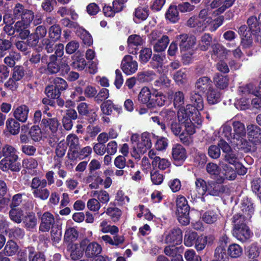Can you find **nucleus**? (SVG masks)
Wrapping results in <instances>:
<instances>
[{"mask_svg":"<svg viewBox=\"0 0 261 261\" xmlns=\"http://www.w3.org/2000/svg\"><path fill=\"white\" fill-rule=\"evenodd\" d=\"M197 233L190 229H187L184 237V244L186 246L191 247L195 242Z\"/></svg>","mask_w":261,"mask_h":261,"instance_id":"49","label":"nucleus"},{"mask_svg":"<svg viewBox=\"0 0 261 261\" xmlns=\"http://www.w3.org/2000/svg\"><path fill=\"white\" fill-rule=\"evenodd\" d=\"M92 152V148L90 146L85 147L81 149H77L74 153H68V156L70 160H75L79 158L83 160L88 157Z\"/></svg>","mask_w":261,"mask_h":261,"instance_id":"29","label":"nucleus"},{"mask_svg":"<svg viewBox=\"0 0 261 261\" xmlns=\"http://www.w3.org/2000/svg\"><path fill=\"white\" fill-rule=\"evenodd\" d=\"M195 191L191 193V196L194 198L201 197L207 194L218 196L220 193V186L213 181L206 182L200 177H197L195 181Z\"/></svg>","mask_w":261,"mask_h":261,"instance_id":"1","label":"nucleus"},{"mask_svg":"<svg viewBox=\"0 0 261 261\" xmlns=\"http://www.w3.org/2000/svg\"><path fill=\"white\" fill-rule=\"evenodd\" d=\"M227 54L228 50L221 44L216 43L212 45L211 55L213 59H216L226 57Z\"/></svg>","mask_w":261,"mask_h":261,"instance_id":"25","label":"nucleus"},{"mask_svg":"<svg viewBox=\"0 0 261 261\" xmlns=\"http://www.w3.org/2000/svg\"><path fill=\"white\" fill-rule=\"evenodd\" d=\"M242 252V248L239 245L236 243L230 245L228 248V253L233 258L240 256Z\"/></svg>","mask_w":261,"mask_h":261,"instance_id":"58","label":"nucleus"},{"mask_svg":"<svg viewBox=\"0 0 261 261\" xmlns=\"http://www.w3.org/2000/svg\"><path fill=\"white\" fill-rule=\"evenodd\" d=\"M29 25L21 20L17 21L14 24L15 32L19 33V36L21 39L28 38L30 34V31L28 29Z\"/></svg>","mask_w":261,"mask_h":261,"instance_id":"23","label":"nucleus"},{"mask_svg":"<svg viewBox=\"0 0 261 261\" xmlns=\"http://www.w3.org/2000/svg\"><path fill=\"white\" fill-rule=\"evenodd\" d=\"M213 86L212 80L207 76L201 77L195 83L196 90L201 93L207 92Z\"/></svg>","mask_w":261,"mask_h":261,"instance_id":"16","label":"nucleus"},{"mask_svg":"<svg viewBox=\"0 0 261 261\" xmlns=\"http://www.w3.org/2000/svg\"><path fill=\"white\" fill-rule=\"evenodd\" d=\"M244 218L239 214L234 215L232 218V234L239 241L245 242L252 236L253 233L246 224Z\"/></svg>","mask_w":261,"mask_h":261,"instance_id":"2","label":"nucleus"},{"mask_svg":"<svg viewBox=\"0 0 261 261\" xmlns=\"http://www.w3.org/2000/svg\"><path fill=\"white\" fill-rule=\"evenodd\" d=\"M11 159L12 161L17 160L18 156L17 154V150L13 146L6 145L2 149V153L0 152V158L2 156Z\"/></svg>","mask_w":261,"mask_h":261,"instance_id":"31","label":"nucleus"},{"mask_svg":"<svg viewBox=\"0 0 261 261\" xmlns=\"http://www.w3.org/2000/svg\"><path fill=\"white\" fill-rule=\"evenodd\" d=\"M166 98L162 93H153L150 102H148V108H151L155 106L161 107L165 104Z\"/></svg>","mask_w":261,"mask_h":261,"instance_id":"35","label":"nucleus"},{"mask_svg":"<svg viewBox=\"0 0 261 261\" xmlns=\"http://www.w3.org/2000/svg\"><path fill=\"white\" fill-rule=\"evenodd\" d=\"M170 39L167 35H163L160 39L154 42L153 50L155 52L160 53L164 51L167 48Z\"/></svg>","mask_w":261,"mask_h":261,"instance_id":"33","label":"nucleus"},{"mask_svg":"<svg viewBox=\"0 0 261 261\" xmlns=\"http://www.w3.org/2000/svg\"><path fill=\"white\" fill-rule=\"evenodd\" d=\"M234 130L233 142L239 148L246 150H251V145L249 144L245 139L246 131L245 125L239 121H235L233 123Z\"/></svg>","mask_w":261,"mask_h":261,"instance_id":"3","label":"nucleus"},{"mask_svg":"<svg viewBox=\"0 0 261 261\" xmlns=\"http://www.w3.org/2000/svg\"><path fill=\"white\" fill-rule=\"evenodd\" d=\"M55 220L53 214L49 212L44 213L41 217L39 230L42 232L48 231L55 226Z\"/></svg>","mask_w":261,"mask_h":261,"instance_id":"14","label":"nucleus"},{"mask_svg":"<svg viewBox=\"0 0 261 261\" xmlns=\"http://www.w3.org/2000/svg\"><path fill=\"white\" fill-rule=\"evenodd\" d=\"M138 67L137 62L133 59L132 56L126 55L123 57L121 61V68L126 74L130 75L135 73Z\"/></svg>","mask_w":261,"mask_h":261,"instance_id":"11","label":"nucleus"},{"mask_svg":"<svg viewBox=\"0 0 261 261\" xmlns=\"http://www.w3.org/2000/svg\"><path fill=\"white\" fill-rule=\"evenodd\" d=\"M165 59V57L164 56L159 54L153 55L150 63L151 67L154 69L161 67Z\"/></svg>","mask_w":261,"mask_h":261,"instance_id":"61","label":"nucleus"},{"mask_svg":"<svg viewBox=\"0 0 261 261\" xmlns=\"http://www.w3.org/2000/svg\"><path fill=\"white\" fill-rule=\"evenodd\" d=\"M151 96V93L149 88L144 87L139 93L138 100L142 103H146L148 108V102H150Z\"/></svg>","mask_w":261,"mask_h":261,"instance_id":"40","label":"nucleus"},{"mask_svg":"<svg viewBox=\"0 0 261 261\" xmlns=\"http://www.w3.org/2000/svg\"><path fill=\"white\" fill-rule=\"evenodd\" d=\"M247 23L249 26V30L252 32L253 34L258 33V32L260 31V28L259 26V20L258 18L255 16H250L247 20Z\"/></svg>","mask_w":261,"mask_h":261,"instance_id":"54","label":"nucleus"},{"mask_svg":"<svg viewBox=\"0 0 261 261\" xmlns=\"http://www.w3.org/2000/svg\"><path fill=\"white\" fill-rule=\"evenodd\" d=\"M25 227L31 230L36 227L37 223V218L34 213H29L22 219Z\"/></svg>","mask_w":261,"mask_h":261,"instance_id":"38","label":"nucleus"},{"mask_svg":"<svg viewBox=\"0 0 261 261\" xmlns=\"http://www.w3.org/2000/svg\"><path fill=\"white\" fill-rule=\"evenodd\" d=\"M172 158L174 161L179 164L182 163L187 158L185 148L180 144L174 145L172 149Z\"/></svg>","mask_w":261,"mask_h":261,"instance_id":"15","label":"nucleus"},{"mask_svg":"<svg viewBox=\"0 0 261 261\" xmlns=\"http://www.w3.org/2000/svg\"><path fill=\"white\" fill-rule=\"evenodd\" d=\"M220 166L222 168L223 176H220V178H218L219 182H223L224 179L233 180L236 177L237 174L234 169L227 164L221 163Z\"/></svg>","mask_w":261,"mask_h":261,"instance_id":"17","label":"nucleus"},{"mask_svg":"<svg viewBox=\"0 0 261 261\" xmlns=\"http://www.w3.org/2000/svg\"><path fill=\"white\" fill-rule=\"evenodd\" d=\"M41 125L44 127L45 138H48L49 143L50 146L55 145V143L58 141L57 133L59 125V122L56 118L44 119L41 121Z\"/></svg>","mask_w":261,"mask_h":261,"instance_id":"5","label":"nucleus"},{"mask_svg":"<svg viewBox=\"0 0 261 261\" xmlns=\"http://www.w3.org/2000/svg\"><path fill=\"white\" fill-rule=\"evenodd\" d=\"M6 125L11 134L15 135L19 133L20 124L15 119H9L6 122Z\"/></svg>","mask_w":261,"mask_h":261,"instance_id":"52","label":"nucleus"},{"mask_svg":"<svg viewBox=\"0 0 261 261\" xmlns=\"http://www.w3.org/2000/svg\"><path fill=\"white\" fill-rule=\"evenodd\" d=\"M56 58L54 56L49 57V62L47 64V71L51 73L54 74L58 72L60 69L59 65L57 63Z\"/></svg>","mask_w":261,"mask_h":261,"instance_id":"60","label":"nucleus"},{"mask_svg":"<svg viewBox=\"0 0 261 261\" xmlns=\"http://www.w3.org/2000/svg\"><path fill=\"white\" fill-rule=\"evenodd\" d=\"M36 49L40 51L44 48L48 53H52L55 49V41L48 38H43L39 44H37Z\"/></svg>","mask_w":261,"mask_h":261,"instance_id":"36","label":"nucleus"},{"mask_svg":"<svg viewBox=\"0 0 261 261\" xmlns=\"http://www.w3.org/2000/svg\"><path fill=\"white\" fill-rule=\"evenodd\" d=\"M211 89L206 92L207 100L208 103L214 105L220 101L221 93L213 86Z\"/></svg>","mask_w":261,"mask_h":261,"instance_id":"42","label":"nucleus"},{"mask_svg":"<svg viewBox=\"0 0 261 261\" xmlns=\"http://www.w3.org/2000/svg\"><path fill=\"white\" fill-rule=\"evenodd\" d=\"M241 208L243 214H239L244 218V221L250 219L254 213L253 204L247 199H244L241 202Z\"/></svg>","mask_w":261,"mask_h":261,"instance_id":"21","label":"nucleus"},{"mask_svg":"<svg viewBox=\"0 0 261 261\" xmlns=\"http://www.w3.org/2000/svg\"><path fill=\"white\" fill-rule=\"evenodd\" d=\"M47 34V29L44 25L37 27L34 33L30 34L27 39L28 44L32 47H37L40 39L43 38Z\"/></svg>","mask_w":261,"mask_h":261,"instance_id":"10","label":"nucleus"},{"mask_svg":"<svg viewBox=\"0 0 261 261\" xmlns=\"http://www.w3.org/2000/svg\"><path fill=\"white\" fill-rule=\"evenodd\" d=\"M12 46V42L8 39L0 38V58L4 57Z\"/></svg>","mask_w":261,"mask_h":261,"instance_id":"53","label":"nucleus"},{"mask_svg":"<svg viewBox=\"0 0 261 261\" xmlns=\"http://www.w3.org/2000/svg\"><path fill=\"white\" fill-rule=\"evenodd\" d=\"M151 146V135L146 132L143 133L136 146L135 151H131L132 155L135 158H138L140 154L144 153Z\"/></svg>","mask_w":261,"mask_h":261,"instance_id":"8","label":"nucleus"},{"mask_svg":"<svg viewBox=\"0 0 261 261\" xmlns=\"http://www.w3.org/2000/svg\"><path fill=\"white\" fill-rule=\"evenodd\" d=\"M213 237L210 236H200L198 237L195 241V248L197 251H201L203 250L207 242L212 241L213 240Z\"/></svg>","mask_w":261,"mask_h":261,"instance_id":"48","label":"nucleus"},{"mask_svg":"<svg viewBox=\"0 0 261 261\" xmlns=\"http://www.w3.org/2000/svg\"><path fill=\"white\" fill-rule=\"evenodd\" d=\"M18 246L13 241H8L3 250L4 253L6 256H12L16 254L18 251Z\"/></svg>","mask_w":261,"mask_h":261,"instance_id":"44","label":"nucleus"},{"mask_svg":"<svg viewBox=\"0 0 261 261\" xmlns=\"http://www.w3.org/2000/svg\"><path fill=\"white\" fill-rule=\"evenodd\" d=\"M218 214L214 211H208L202 215V219L204 222L207 224H213L218 219Z\"/></svg>","mask_w":261,"mask_h":261,"instance_id":"55","label":"nucleus"},{"mask_svg":"<svg viewBox=\"0 0 261 261\" xmlns=\"http://www.w3.org/2000/svg\"><path fill=\"white\" fill-rule=\"evenodd\" d=\"M167 119H170L168 124L170 125L171 129L175 135H178L181 132L179 122H177L176 115H167Z\"/></svg>","mask_w":261,"mask_h":261,"instance_id":"51","label":"nucleus"},{"mask_svg":"<svg viewBox=\"0 0 261 261\" xmlns=\"http://www.w3.org/2000/svg\"><path fill=\"white\" fill-rule=\"evenodd\" d=\"M185 95L182 92L177 91L174 94L173 104L174 108L177 109V114H181L183 109H186L182 105L184 104Z\"/></svg>","mask_w":261,"mask_h":261,"instance_id":"27","label":"nucleus"},{"mask_svg":"<svg viewBox=\"0 0 261 261\" xmlns=\"http://www.w3.org/2000/svg\"><path fill=\"white\" fill-rule=\"evenodd\" d=\"M213 82L218 88L224 89L228 86V79L227 76L217 73L213 77Z\"/></svg>","mask_w":261,"mask_h":261,"instance_id":"41","label":"nucleus"},{"mask_svg":"<svg viewBox=\"0 0 261 261\" xmlns=\"http://www.w3.org/2000/svg\"><path fill=\"white\" fill-rule=\"evenodd\" d=\"M99 230L102 233H110L112 235L117 234L119 231L118 227L115 225H111L106 219L101 221L99 225Z\"/></svg>","mask_w":261,"mask_h":261,"instance_id":"26","label":"nucleus"},{"mask_svg":"<svg viewBox=\"0 0 261 261\" xmlns=\"http://www.w3.org/2000/svg\"><path fill=\"white\" fill-rule=\"evenodd\" d=\"M182 231L178 228L166 231L162 236V241L165 243L172 245L173 246L180 244L182 242Z\"/></svg>","mask_w":261,"mask_h":261,"instance_id":"9","label":"nucleus"},{"mask_svg":"<svg viewBox=\"0 0 261 261\" xmlns=\"http://www.w3.org/2000/svg\"><path fill=\"white\" fill-rule=\"evenodd\" d=\"M213 41V37L208 33H205L202 35L199 41L198 46L200 50L206 51L211 46Z\"/></svg>","mask_w":261,"mask_h":261,"instance_id":"39","label":"nucleus"},{"mask_svg":"<svg viewBox=\"0 0 261 261\" xmlns=\"http://www.w3.org/2000/svg\"><path fill=\"white\" fill-rule=\"evenodd\" d=\"M247 134L251 150L261 148V128L256 125L249 124L247 126Z\"/></svg>","mask_w":261,"mask_h":261,"instance_id":"7","label":"nucleus"},{"mask_svg":"<svg viewBox=\"0 0 261 261\" xmlns=\"http://www.w3.org/2000/svg\"><path fill=\"white\" fill-rule=\"evenodd\" d=\"M209 9L206 8L202 9L199 13L198 17L201 19V31H204L206 27V24L212 21V18L209 16Z\"/></svg>","mask_w":261,"mask_h":261,"instance_id":"45","label":"nucleus"},{"mask_svg":"<svg viewBox=\"0 0 261 261\" xmlns=\"http://www.w3.org/2000/svg\"><path fill=\"white\" fill-rule=\"evenodd\" d=\"M134 14V19L136 22L145 20L149 15L148 7L146 6H139L135 9Z\"/></svg>","mask_w":261,"mask_h":261,"instance_id":"34","label":"nucleus"},{"mask_svg":"<svg viewBox=\"0 0 261 261\" xmlns=\"http://www.w3.org/2000/svg\"><path fill=\"white\" fill-rule=\"evenodd\" d=\"M139 60L142 63H147L152 55V50L150 48L145 47L140 51Z\"/></svg>","mask_w":261,"mask_h":261,"instance_id":"64","label":"nucleus"},{"mask_svg":"<svg viewBox=\"0 0 261 261\" xmlns=\"http://www.w3.org/2000/svg\"><path fill=\"white\" fill-rule=\"evenodd\" d=\"M29 133L32 139L35 141H39L42 137L45 138L44 136L45 132H42L40 128L37 126L32 127Z\"/></svg>","mask_w":261,"mask_h":261,"instance_id":"62","label":"nucleus"},{"mask_svg":"<svg viewBox=\"0 0 261 261\" xmlns=\"http://www.w3.org/2000/svg\"><path fill=\"white\" fill-rule=\"evenodd\" d=\"M51 240L55 244H58L61 241L62 238V231L61 226L57 225H55L50 232Z\"/></svg>","mask_w":261,"mask_h":261,"instance_id":"57","label":"nucleus"},{"mask_svg":"<svg viewBox=\"0 0 261 261\" xmlns=\"http://www.w3.org/2000/svg\"><path fill=\"white\" fill-rule=\"evenodd\" d=\"M93 196L96 197L100 203H107L110 200L109 193L105 190L94 191L91 192Z\"/></svg>","mask_w":261,"mask_h":261,"instance_id":"56","label":"nucleus"},{"mask_svg":"<svg viewBox=\"0 0 261 261\" xmlns=\"http://www.w3.org/2000/svg\"><path fill=\"white\" fill-rule=\"evenodd\" d=\"M72 62L71 64L72 67L78 71L83 70L87 65L85 59L80 54H75L72 56Z\"/></svg>","mask_w":261,"mask_h":261,"instance_id":"30","label":"nucleus"},{"mask_svg":"<svg viewBox=\"0 0 261 261\" xmlns=\"http://www.w3.org/2000/svg\"><path fill=\"white\" fill-rule=\"evenodd\" d=\"M178 11L176 5H171L165 13L166 20L172 23L177 22L180 19Z\"/></svg>","mask_w":261,"mask_h":261,"instance_id":"22","label":"nucleus"},{"mask_svg":"<svg viewBox=\"0 0 261 261\" xmlns=\"http://www.w3.org/2000/svg\"><path fill=\"white\" fill-rule=\"evenodd\" d=\"M179 40V46L181 51L190 50L196 43V38L194 36H189L187 34H183L177 36Z\"/></svg>","mask_w":261,"mask_h":261,"instance_id":"13","label":"nucleus"},{"mask_svg":"<svg viewBox=\"0 0 261 261\" xmlns=\"http://www.w3.org/2000/svg\"><path fill=\"white\" fill-rule=\"evenodd\" d=\"M176 206L177 214H189L190 207L185 197L179 195L177 197Z\"/></svg>","mask_w":261,"mask_h":261,"instance_id":"32","label":"nucleus"},{"mask_svg":"<svg viewBox=\"0 0 261 261\" xmlns=\"http://www.w3.org/2000/svg\"><path fill=\"white\" fill-rule=\"evenodd\" d=\"M178 122L184 124L185 132L190 135L195 133V126L194 122L189 118V115H177Z\"/></svg>","mask_w":261,"mask_h":261,"instance_id":"20","label":"nucleus"},{"mask_svg":"<svg viewBox=\"0 0 261 261\" xmlns=\"http://www.w3.org/2000/svg\"><path fill=\"white\" fill-rule=\"evenodd\" d=\"M151 164L153 169H159L161 170L168 169L171 165L168 159L160 157L155 158L154 161H152Z\"/></svg>","mask_w":261,"mask_h":261,"instance_id":"37","label":"nucleus"},{"mask_svg":"<svg viewBox=\"0 0 261 261\" xmlns=\"http://www.w3.org/2000/svg\"><path fill=\"white\" fill-rule=\"evenodd\" d=\"M0 168L3 171L11 170L17 172L20 170V164L17 163L16 161H12L11 159L4 158L0 161Z\"/></svg>","mask_w":261,"mask_h":261,"instance_id":"19","label":"nucleus"},{"mask_svg":"<svg viewBox=\"0 0 261 261\" xmlns=\"http://www.w3.org/2000/svg\"><path fill=\"white\" fill-rule=\"evenodd\" d=\"M47 182L45 179H41L38 177L33 178L30 183V187L32 194L36 198L42 200H46L50 195L49 190L46 188Z\"/></svg>","mask_w":261,"mask_h":261,"instance_id":"4","label":"nucleus"},{"mask_svg":"<svg viewBox=\"0 0 261 261\" xmlns=\"http://www.w3.org/2000/svg\"><path fill=\"white\" fill-rule=\"evenodd\" d=\"M102 250L101 246L96 242L89 243L85 249V255L88 258H91L99 254Z\"/></svg>","mask_w":261,"mask_h":261,"instance_id":"24","label":"nucleus"},{"mask_svg":"<svg viewBox=\"0 0 261 261\" xmlns=\"http://www.w3.org/2000/svg\"><path fill=\"white\" fill-rule=\"evenodd\" d=\"M200 92L193 91L191 93L190 99L194 105H187L186 109H183L181 114H196L197 112L200 113L203 109V98Z\"/></svg>","mask_w":261,"mask_h":261,"instance_id":"6","label":"nucleus"},{"mask_svg":"<svg viewBox=\"0 0 261 261\" xmlns=\"http://www.w3.org/2000/svg\"><path fill=\"white\" fill-rule=\"evenodd\" d=\"M67 144L69 146L68 153H74L80 148L79 139L75 134H69L66 137Z\"/></svg>","mask_w":261,"mask_h":261,"instance_id":"28","label":"nucleus"},{"mask_svg":"<svg viewBox=\"0 0 261 261\" xmlns=\"http://www.w3.org/2000/svg\"><path fill=\"white\" fill-rule=\"evenodd\" d=\"M29 261H45V258L43 253L36 251L34 248H28Z\"/></svg>","mask_w":261,"mask_h":261,"instance_id":"47","label":"nucleus"},{"mask_svg":"<svg viewBox=\"0 0 261 261\" xmlns=\"http://www.w3.org/2000/svg\"><path fill=\"white\" fill-rule=\"evenodd\" d=\"M78 237V232L73 227L67 228L65 232L64 240L67 242H70L75 241Z\"/></svg>","mask_w":261,"mask_h":261,"instance_id":"59","label":"nucleus"},{"mask_svg":"<svg viewBox=\"0 0 261 261\" xmlns=\"http://www.w3.org/2000/svg\"><path fill=\"white\" fill-rule=\"evenodd\" d=\"M84 250V244H69L67 247V252L69 254L70 259L75 261L80 259L83 255Z\"/></svg>","mask_w":261,"mask_h":261,"instance_id":"12","label":"nucleus"},{"mask_svg":"<svg viewBox=\"0 0 261 261\" xmlns=\"http://www.w3.org/2000/svg\"><path fill=\"white\" fill-rule=\"evenodd\" d=\"M101 109L103 114H111L112 113H121L122 108L121 106L114 105L112 101L109 100L101 105Z\"/></svg>","mask_w":261,"mask_h":261,"instance_id":"18","label":"nucleus"},{"mask_svg":"<svg viewBox=\"0 0 261 261\" xmlns=\"http://www.w3.org/2000/svg\"><path fill=\"white\" fill-rule=\"evenodd\" d=\"M215 257L218 261H228V257L226 252L225 245H221L216 248Z\"/></svg>","mask_w":261,"mask_h":261,"instance_id":"50","label":"nucleus"},{"mask_svg":"<svg viewBox=\"0 0 261 261\" xmlns=\"http://www.w3.org/2000/svg\"><path fill=\"white\" fill-rule=\"evenodd\" d=\"M106 213L114 222L118 221L122 214L121 210L117 207H108Z\"/></svg>","mask_w":261,"mask_h":261,"instance_id":"63","label":"nucleus"},{"mask_svg":"<svg viewBox=\"0 0 261 261\" xmlns=\"http://www.w3.org/2000/svg\"><path fill=\"white\" fill-rule=\"evenodd\" d=\"M9 214L10 219L14 222L19 224L22 222L23 212L20 208L12 207Z\"/></svg>","mask_w":261,"mask_h":261,"instance_id":"43","label":"nucleus"},{"mask_svg":"<svg viewBox=\"0 0 261 261\" xmlns=\"http://www.w3.org/2000/svg\"><path fill=\"white\" fill-rule=\"evenodd\" d=\"M173 79L177 84L182 85L188 81V74L185 69H180L174 75Z\"/></svg>","mask_w":261,"mask_h":261,"instance_id":"46","label":"nucleus"}]
</instances>
